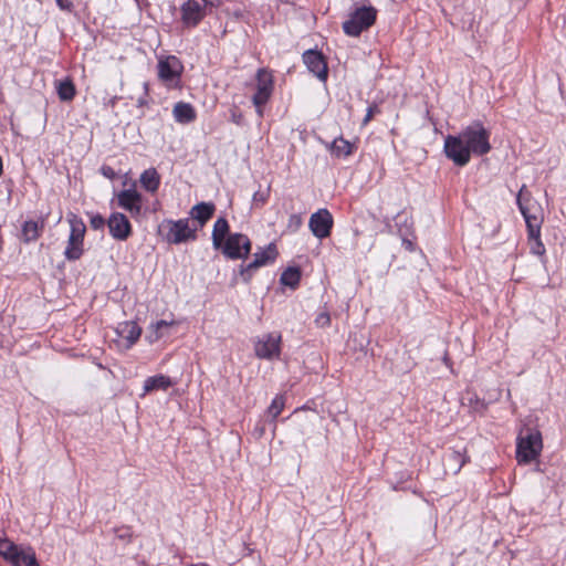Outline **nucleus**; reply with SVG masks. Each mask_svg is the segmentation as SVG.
I'll return each instance as SVG.
<instances>
[{
  "instance_id": "nucleus-1",
  "label": "nucleus",
  "mask_w": 566,
  "mask_h": 566,
  "mask_svg": "<svg viewBox=\"0 0 566 566\" xmlns=\"http://www.w3.org/2000/svg\"><path fill=\"white\" fill-rule=\"evenodd\" d=\"M460 135L471 155L483 156L491 150L490 132L481 123L471 124Z\"/></svg>"
},
{
  "instance_id": "nucleus-2",
  "label": "nucleus",
  "mask_w": 566,
  "mask_h": 566,
  "mask_svg": "<svg viewBox=\"0 0 566 566\" xmlns=\"http://www.w3.org/2000/svg\"><path fill=\"white\" fill-rule=\"evenodd\" d=\"M376 18L377 10L374 7L363 6L357 8L343 23V30L347 35L358 36L375 23Z\"/></svg>"
},
{
  "instance_id": "nucleus-3",
  "label": "nucleus",
  "mask_w": 566,
  "mask_h": 566,
  "mask_svg": "<svg viewBox=\"0 0 566 566\" xmlns=\"http://www.w3.org/2000/svg\"><path fill=\"white\" fill-rule=\"evenodd\" d=\"M543 448L542 434L537 430H531L525 437H518L516 459L518 463H530L541 453Z\"/></svg>"
},
{
  "instance_id": "nucleus-4",
  "label": "nucleus",
  "mask_w": 566,
  "mask_h": 566,
  "mask_svg": "<svg viewBox=\"0 0 566 566\" xmlns=\"http://www.w3.org/2000/svg\"><path fill=\"white\" fill-rule=\"evenodd\" d=\"M517 205L525 219L528 238L539 237L544 214L541 208H536L534 214H531V207L525 202V186L520 189Z\"/></svg>"
},
{
  "instance_id": "nucleus-5",
  "label": "nucleus",
  "mask_w": 566,
  "mask_h": 566,
  "mask_svg": "<svg viewBox=\"0 0 566 566\" xmlns=\"http://www.w3.org/2000/svg\"><path fill=\"white\" fill-rule=\"evenodd\" d=\"M184 71L180 60L174 55L158 61V76L169 87L178 86Z\"/></svg>"
},
{
  "instance_id": "nucleus-6",
  "label": "nucleus",
  "mask_w": 566,
  "mask_h": 566,
  "mask_svg": "<svg viewBox=\"0 0 566 566\" xmlns=\"http://www.w3.org/2000/svg\"><path fill=\"white\" fill-rule=\"evenodd\" d=\"M219 250L229 259H245L251 251V241L245 234L231 233Z\"/></svg>"
},
{
  "instance_id": "nucleus-7",
  "label": "nucleus",
  "mask_w": 566,
  "mask_h": 566,
  "mask_svg": "<svg viewBox=\"0 0 566 566\" xmlns=\"http://www.w3.org/2000/svg\"><path fill=\"white\" fill-rule=\"evenodd\" d=\"M444 154L459 167L465 166L471 159V153L467 148L461 135H448L444 139Z\"/></svg>"
},
{
  "instance_id": "nucleus-8",
  "label": "nucleus",
  "mask_w": 566,
  "mask_h": 566,
  "mask_svg": "<svg viewBox=\"0 0 566 566\" xmlns=\"http://www.w3.org/2000/svg\"><path fill=\"white\" fill-rule=\"evenodd\" d=\"M217 3L208 0H188L181 7V19L188 27H196L206 15L209 7H218Z\"/></svg>"
},
{
  "instance_id": "nucleus-9",
  "label": "nucleus",
  "mask_w": 566,
  "mask_h": 566,
  "mask_svg": "<svg viewBox=\"0 0 566 566\" xmlns=\"http://www.w3.org/2000/svg\"><path fill=\"white\" fill-rule=\"evenodd\" d=\"M273 92V76L266 69H260L256 73V92L253 95V104L259 116H262V106L266 104Z\"/></svg>"
},
{
  "instance_id": "nucleus-10",
  "label": "nucleus",
  "mask_w": 566,
  "mask_h": 566,
  "mask_svg": "<svg viewBox=\"0 0 566 566\" xmlns=\"http://www.w3.org/2000/svg\"><path fill=\"white\" fill-rule=\"evenodd\" d=\"M277 256V250L274 243H270L268 247L259 250L253 254V260L245 266H241L240 274L245 282L251 280L253 271L256 269L273 262Z\"/></svg>"
},
{
  "instance_id": "nucleus-11",
  "label": "nucleus",
  "mask_w": 566,
  "mask_h": 566,
  "mask_svg": "<svg viewBox=\"0 0 566 566\" xmlns=\"http://www.w3.org/2000/svg\"><path fill=\"white\" fill-rule=\"evenodd\" d=\"M308 226L316 238L324 239L331 234L333 217L327 209H319L311 216Z\"/></svg>"
},
{
  "instance_id": "nucleus-12",
  "label": "nucleus",
  "mask_w": 566,
  "mask_h": 566,
  "mask_svg": "<svg viewBox=\"0 0 566 566\" xmlns=\"http://www.w3.org/2000/svg\"><path fill=\"white\" fill-rule=\"evenodd\" d=\"M116 199L118 207L129 212L132 217L140 214L143 198L135 188L122 190L117 193Z\"/></svg>"
},
{
  "instance_id": "nucleus-13",
  "label": "nucleus",
  "mask_w": 566,
  "mask_h": 566,
  "mask_svg": "<svg viewBox=\"0 0 566 566\" xmlns=\"http://www.w3.org/2000/svg\"><path fill=\"white\" fill-rule=\"evenodd\" d=\"M281 335L268 334L255 343V354L260 358L272 359L280 355Z\"/></svg>"
},
{
  "instance_id": "nucleus-14",
  "label": "nucleus",
  "mask_w": 566,
  "mask_h": 566,
  "mask_svg": "<svg viewBox=\"0 0 566 566\" xmlns=\"http://www.w3.org/2000/svg\"><path fill=\"white\" fill-rule=\"evenodd\" d=\"M303 61L308 71L316 75L321 81H325L327 78V63L321 52L308 50L303 54Z\"/></svg>"
},
{
  "instance_id": "nucleus-15",
  "label": "nucleus",
  "mask_w": 566,
  "mask_h": 566,
  "mask_svg": "<svg viewBox=\"0 0 566 566\" xmlns=\"http://www.w3.org/2000/svg\"><path fill=\"white\" fill-rule=\"evenodd\" d=\"M108 229L113 238L117 240H126L132 232L130 223L125 214L115 212L108 219Z\"/></svg>"
},
{
  "instance_id": "nucleus-16",
  "label": "nucleus",
  "mask_w": 566,
  "mask_h": 566,
  "mask_svg": "<svg viewBox=\"0 0 566 566\" xmlns=\"http://www.w3.org/2000/svg\"><path fill=\"white\" fill-rule=\"evenodd\" d=\"M168 240L172 243H181L196 238V229L189 227L187 219L174 222L168 232Z\"/></svg>"
},
{
  "instance_id": "nucleus-17",
  "label": "nucleus",
  "mask_w": 566,
  "mask_h": 566,
  "mask_svg": "<svg viewBox=\"0 0 566 566\" xmlns=\"http://www.w3.org/2000/svg\"><path fill=\"white\" fill-rule=\"evenodd\" d=\"M44 228V221L28 220L23 223L21 230L22 240L25 243L35 241L42 233Z\"/></svg>"
},
{
  "instance_id": "nucleus-18",
  "label": "nucleus",
  "mask_w": 566,
  "mask_h": 566,
  "mask_svg": "<svg viewBox=\"0 0 566 566\" xmlns=\"http://www.w3.org/2000/svg\"><path fill=\"white\" fill-rule=\"evenodd\" d=\"M229 223L224 218H219L213 226L212 230V244L213 248L219 250L226 242L229 235Z\"/></svg>"
},
{
  "instance_id": "nucleus-19",
  "label": "nucleus",
  "mask_w": 566,
  "mask_h": 566,
  "mask_svg": "<svg viewBox=\"0 0 566 566\" xmlns=\"http://www.w3.org/2000/svg\"><path fill=\"white\" fill-rule=\"evenodd\" d=\"M117 332L127 340L129 347L140 337L142 328L135 322H124L118 325Z\"/></svg>"
},
{
  "instance_id": "nucleus-20",
  "label": "nucleus",
  "mask_w": 566,
  "mask_h": 566,
  "mask_svg": "<svg viewBox=\"0 0 566 566\" xmlns=\"http://www.w3.org/2000/svg\"><path fill=\"white\" fill-rule=\"evenodd\" d=\"M13 566H40L31 547H19L10 562Z\"/></svg>"
},
{
  "instance_id": "nucleus-21",
  "label": "nucleus",
  "mask_w": 566,
  "mask_h": 566,
  "mask_svg": "<svg viewBox=\"0 0 566 566\" xmlns=\"http://www.w3.org/2000/svg\"><path fill=\"white\" fill-rule=\"evenodd\" d=\"M67 220H69V223L71 227L70 238L73 241H76L77 243H80L81 245H84V237H85V232H86L85 223L83 222V220L81 218H78L74 213H70L67 216Z\"/></svg>"
},
{
  "instance_id": "nucleus-22",
  "label": "nucleus",
  "mask_w": 566,
  "mask_h": 566,
  "mask_svg": "<svg viewBox=\"0 0 566 566\" xmlns=\"http://www.w3.org/2000/svg\"><path fill=\"white\" fill-rule=\"evenodd\" d=\"M174 382L168 376L165 375H156L153 377H148L144 381V394H148L155 390H167L171 387Z\"/></svg>"
},
{
  "instance_id": "nucleus-23",
  "label": "nucleus",
  "mask_w": 566,
  "mask_h": 566,
  "mask_svg": "<svg viewBox=\"0 0 566 566\" xmlns=\"http://www.w3.org/2000/svg\"><path fill=\"white\" fill-rule=\"evenodd\" d=\"M216 207L213 203L200 202L192 207L191 217L203 226L214 213Z\"/></svg>"
},
{
  "instance_id": "nucleus-24",
  "label": "nucleus",
  "mask_w": 566,
  "mask_h": 566,
  "mask_svg": "<svg viewBox=\"0 0 566 566\" xmlns=\"http://www.w3.org/2000/svg\"><path fill=\"white\" fill-rule=\"evenodd\" d=\"M174 116L178 123L187 124L196 118V112L190 104L180 102L174 107Z\"/></svg>"
},
{
  "instance_id": "nucleus-25",
  "label": "nucleus",
  "mask_w": 566,
  "mask_h": 566,
  "mask_svg": "<svg viewBox=\"0 0 566 566\" xmlns=\"http://www.w3.org/2000/svg\"><path fill=\"white\" fill-rule=\"evenodd\" d=\"M140 184L147 191L156 192L160 184V177L155 169H147L140 176Z\"/></svg>"
},
{
  "instance_id": "nucleus-26",
  "label": "nucleus",
  "mask_w": 566,
  "mask_h": 566,
  "mask_svg": "<svg viewBox=\"0 0 566 566\" xmlns=\"http://www.w3.org/2000/svg\"><path fill=\"white\" fill-rule=\"evenodd\" d=\"M301 280V271L298 268H287L281 275L280 282L283 285L295 289Z\"/></svg>"
},
{
  "instance_id": "nucleus-27",
  "label": "nucleus",
  "mask_w": 566,
  "mask_h": 566,
  "mask_svg": "<svg viewBox=\"0 0 566 566\" xmlns=\"http://www.w3.org/2000/svg\"><path fill=\"white\" fill-rule=\"evenodd\" d=\"M332 151L337 156H348L353 153V146L346 139L339 137L336 138L332 144Z\"/></svg>"
},
{
  "instance_id": "nucleus-28",
  "label": "nucleus",
  "mask_w": 566,
  "mask_h": 566,
  "mask_svg": "<svg viewBox=\"0 0 566 566\" xmlns=\"http://www.w3.org/2000/svg\"><path fill=\"white\" fill-rule=\"evenodd\" d=\"M83 252H84L83 245H81L76 241H73L69 237L67 245H66V249L64 251L65 258L69 261H75V260H78L83 255Z\"/></svg>"
},
{
  "instance_id": "nucleus-29",
  "label": "nucleus",
  "mask_w": 566,
  "mask_h": 566,
  "mask_svg": "<svg viewBox=\"0 0 566 566\" xmlns=\"http://www.w3.org/2000/svg\"><path fill=\"white\" fill-rule=\"evenodd\" d=\"M57 95L61 101L69 102L75 96V87L71 81L60 82L57 86Z\"/></svg>"
},
{
  "instance_id": "nucleus-30",
  "label": "nucleus",
  "mask_w": 566,
  "mask_h": 566,
  "mask_svg": "<svg viewBox=\"0 0 566 566\" xmlns=\"http://www.w3.org/2000/svg\"><path fill=\"white\" fill-rule=\"evenodd\" d=\"M19 547L20 546L7 538H0V555L9 562H11Z\"/></svg>"
},
{
  "instance_id": "nucleus-31",
  "label": "nucleus",
  "mask_w": 566,
  "mask_h": 566,
  "mask_svg": "<svg viewBox=\"0 0 566 566\" xmlns=\"http://www.w3.org/2000/svg\"><path fill=\"white\" fill-rule=\"evenodd\" d=\"M172 324H174L172 322H167L164 319L158 321L157 323L153 324L150 327L151 332L148 336L149 340L157 342L159 338H161L164 336L163 329L168 328Z\"/></svg>"
},
{
  "instance_id": "nucleus-32",
  "label": "nucleus",
  "mask_w": 566,
  "mask_h": 566,
  "mask_svg": "<svg viewBox=\"0 0 566 566\" xmlns=\"http://www.w3.org/2000/svg\"><path fill=\"white\" fill-rule=\"evenodd\" d=\"M284 405H285V398L284 396L280 395V396H276L270 407L268 408V413L272 417L273 420H275L279 415L282 412V410L284 409Z\"/></svg>"
},
{
  "instance_id": "nucleus-33",
  "label": "nucleus",
  "mask_w": 566,
  "mask_h": 566,
  "mask_svg": "<svg viewBox=\"0 0 566 566\" xmlns=\"http://www.w3.org/2000/svg\"><path fill=\"white\" fill-rule=\"evenodd\" d=\"M531 242V250L534 254L543 255L545 253V247L541 240V235L537 238H528Z\"/></svg>"
},
{
  "instance_id": "nucleus-34",
  "label": "nucleus",
  "mask_w": 566,
  "mask_h": 566,
  "mask_svg": "<svg viewBox=\"0 0 566 566\" xmlns=\"http://www.w3.org/2000/svg\"><path fill=\"white\" fill-rule=\"evenodd\" d=\"M450 460L454 462V472H459L460 469L465 464L467 459L460 451H453L450 455Z\"/></svg>"
},
{
  "instance_id": "nucleus-35",
  "label": "nucleus",
  "mask_w": 566,
  "mask_h": 566,
  "mask_svg": "<svg viewBox=\"0 0 566 566\" xmlns=\"http://www.w3.org/2000/svg\"><path fill=\"white\" fill-rule=\"evenodd\" d=\"M302 224V218L301 216L298 214H292L290 216L289 218V222H287V229L292 232H295L296 230H298V228L301 227Z\"/></svg>"
},
{
  "instance_id": "nucleus-36",
  "label": "nucleus",
  "mask_w": 566,
  "mask_h": 566,
  "mask_svg": "<svg viewBox=\"0 0 566 566\" xmlns=\"http://www.w3.org/2000/svg\"><path fill=\"white\" fill-rule=\"evenodd\" d=\"M90 224L93 229H102L105 224V220L102 216L99 214H96V216H93L90 220Z\"/></svg>"
},
{
  "instance_id": "nucleus-37",
  "label": "nucleus",
  "mask_w": 566,
  "mask_h": 566,
  "mask_svg": "<svg viewBox=\"0 0 566 566\" xmlns=\"http://www.w3.org/2000/svg\"><path fill=\"white\" fill-rule=\"evenodd\" d=\"M378 112H379V108L377 107V105L369 106L367 109L366 116L363 120V125H366L367 123H369L371 120V118L374 117V115Z\"/></svg>"
},
{
  "instance_id": "nucleus-38",
  "label": "nucleus",
  "mask_w": 566,
  "mask_h": 566,
  "mask_svg": "<svg viewBox=\"0 0 566 566\" xmlns=\"http://www.w3.org/2000/svg\"><path fill=\"white\" fill-rule=\"evenodd\" d=\"M101 172L103 176H105L106 178H108L111 180L116 178V172L111 166H107V165L102 166Z\"/></svg>"
},
{
  "instance_id": "nucleus-39",
  "label": "nucleus",
  "mask_w": 566,
  "mask_h": 566,
  "mask_svg": "<svg viewBox=\"0 0 566 566\" xmlns=\"http://www.w3.org/2000/svg\"><path fill=\"white\" fill-rule=\"evenodd\" d=\"M268 199V193L262 191H256L253 195V202L254 205H263Z\"/></svg>"
},
{
  "instance_id": "nucleus-40",
  "label": "nucleus",
  "mask_w": 566,
  "mask_h": 566,
  "mask_svg": "<svg viewBox=\"0 0 566 566\" xmlns=\"http://www.w3.org/2000/svg\"><path fill=\"white\" fill-rule=\"evenodd\" d=\"M60 9L65 11H72L73 3L70 0H55Z\"/></svg>"
},
{
  "instance_id": "nucleus-41",
  "label": "nucleus",
  "mask_w": 566,
  "mask_h": 566,
  "mask_svg": "<svg viewBox=\"0 0 566 566\" xmlns=\"http://www.w3.org/2000/svg\"><path fill=\"white\" fill-rule=\"evenodd\" d=\"M317 322L321 323L322 325L329 324V315L327 313L321 314L317 318Z\"/></svg>"
},
{
  "instance_id": "nucleus-42",
  "label": "nucleus",
  "mask_w": 566,
  "mask_h": 566,
  "mask_svg": "<svg viewBox=\"0 0 566 566\" xmlns=\"http://www.w3.org/2000/svg\"><path fill=\"white\" fill-rule=\"evenodd\" d=\"M526 196H528V192H526V191H525V202L531 207V214H534L535 209H536L537 207H535V205H531V203H530V199H527V198H526Z\"/></svg>"
}]
</instances>
